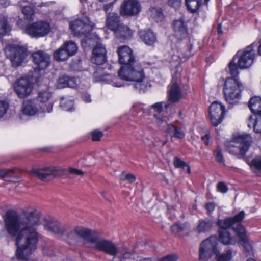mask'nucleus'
Segmentation results:
<instances>
[{"instance_id": "obj_4", "label": "nucleus", "mask_w": 261, "mask_h": 261, "mask_svg": "<svg viewBox=\"0 0 261 261\" xmlns=\"http://www.w3.org/2000/svg\"><path fill=\"white\" fill-rule=\"evenodd\" d=\"M242 87V84L234 78L226 79L223 87V93L226 101L231 104L237 103L241 97Z\"/></svg>"}, {"instance_id": "obj_59", "label": "nucleus", "mask_w": 261, "mask_h": 261, "mask_svg": "<svg viewBox=\"0 0 261 261\" xmlns=\"http://www.w3.org/2000/svg\"><path fill=\"white\" fill-rule=\"evenodd\" d=\"M14 169H10L8 170L2 169H0V177H4L7 175L9 174L10 173H14Z\"/></svg>"}, {"instance_id": "obj_48", "label": "nucleus", "mask_w": 261, "mask_h": 261, "mask_svg": "<svg viewBox=\"0 0 261 261\" xmlns=\"http://www.w3.org/2000/svg\"><path fill=\"white\" fill-rule=\"evenodd\" d=\"M102 70L100 69H97L93 73V79L94 82H99L104 80V75L102 73Z\"/></svg>"}, {"instance_id": "obj_43", "label": "nucleus", "mask_w": 261, "mask_h": 261, "mask_svg": "<svg viewBox=\"0 0 261 261\" xmlns=\"http://www.w3.org/2000/svg\"><path fill=\"white\" fill-rule=\"evenodd\" d=\"M235 59L236 57H234L228 65L229 73L233 77L237 76L239 74L238 68L239 67L238 64L237 65L235 63Z\"/></svg>"}, {"instance_id": "obj_62", "label": "nucleus", "mask_w": 261, "mask_h": 261, "mask_svg": "<svg viewBox=\"0 0 261 261\" xmlns=\"http://www.w3.org/2000/svg\"><path fill=\"white\" fill-rule=\"evenodd\" d=\"M53 110V103H49L47 106H45V108H43L42 110V112L50 113Z\"/></svg>"}, {"instance_id": "obj_12", "label": "nucleus", "mask_w": 261, "mask_h": 261, "mask_svg": "<svg viewBox=\"0 0 261 261\" xmlns=\"http://www.w3.org/2000/svg\"><path fill=\"white\" fill-rule=\"evenodd\" d=\"M117 53L118 55V62L122 65L120 68L125 69L130 65H134L137 62L133 51L128 46L123 45L119 47Z\"/></svg>"}, {"instance_id": "obj_6", "label": "nucleus", "mask_w": 261, "mask_h": 261, "mask_svg": "<svg viewBox=\"0 0 261 261\" xmlns=\"http://www.w3.org/2000/svg\"><path fill=\"white\" fill-rule=\"evenodd\" d=\"M6 54L14 67H17L27 61L28 51L23 47L17 45L11 46L7 48Z\"/></svg>"}, {"instance_id": "obj_3", "label": "nucleus", "mask_w": 261, "mask_h": 261, "mask_svg": "<svg viewBox=\"0 0 261 261\" xmlns=\"http://www.w3.org/2000/svg\"><path fill=\"white\" fill-rule=\"evenodd\" d=\"M252 142V139L250 135H238L227 145V150L238 159L243 158L250 148Z\"/></svg>"}, {"instance_id": "obj_16", "label": "nucleus", "mask_w": 261, "mask_h": 261, "mask_svg": "<svg viewBox=\"0 0 261 261\" xmlns=\"http://www.w3.org/2000/svg\"><path fill=\"white\" fill-rule=\"evenodd\" d=\"M141 5L136 0H125L121 4L120 13L123 16H133L139 14Z\"/></svg>"}, {"instance_id": "obj_11", "label": "nucleus", "mask_w": 261, "mask_h": 261, "mask_svg": "<svg viewBox=\"0 0 261 261\" xmlns=\"http://www.w3.org/2000/svg\"><path fill=\"white\" fill-rule=\"evenodd\" d=\"M13 87L17 96L19 98L24 99L31 94L33 84L29 78L22 77L14 82Z\"/></svg>"}, {"instance_id": "obj_57", "label": "nucleus", "mask_w": 261, "mask_h": 261, "mask_svg": "<svg viewBox=\"0 0 261 261\" xmlns=\"http://www.w3.org/2000/svg\"><path fill=\"white\" fill-rule=\"evenodd\" d=\"M181 0H168V5L174 8L179 7L181 5Z\"/></svg>"}, {"instance_id": "obj_31", "label": "nucleus", "mask_w": 261, "mask_h": 261, "mask_svg": "<svg viewBox=\"0 0 261 261\" xmlns=\"http://www.w3.org/2000/svg\"><path fill=\"white\" fill-rule=\"evenodd\" d=\"M219 240L225 245H234L237 242L235 237H232L227 230H219Z\"/></svg>"}, {"instance_id": "obj_32", "label": "nucleus", "mask_w": 261, "mask_h": 261, "mask_svg": "<svg viewBox=\"0 0 261 261\" xmlns=\"http://www.w3.org/2000/svg\"><path fill=\"white\" fill-rule=\"evenodd\" d=\"M248 106L252 112L256 115H261V98L254 96L251 98L248 103Z\"/></svg>"}, {"instance_id": "obj_35", "label": "nucleus", "mask_w": 261, "mask_h": 261, "mask_svg": "<svg viewBox=\"0 0 261 261\" xmlns=\"http://www.w3.org/2000/svg\"><path fill=\"white\" fill-rule=\"evenodd\" d=\"M220 251L219 248L218 252L215 255L216 261H229L231 259L233 253L232 250L228 249L223 253H221Z\"/></svg>"}, {"instance_id": "obj_20", "label": "nucleus", "mask_w": 261, "mask_h": 261, "mask_svg": "<svg viewBox=\"0 0 261 261\" xmlns=\"http://www.w3.org/2000/svg\"><path fill=\"white\" fill-rule=\"evenodd\" d=\"M32 57L34 63L39 70L46 69L50 64V57L44 51H38L33 53Z\"/></svg>"}, {"instance_id": "obj_38", "label": "nucleus", "mask_w": 261, "mask_h": 261, "mask_svg": "<svg viewBox=\"0 0 261 261\" xmlns=\"http://www.w3.org/2000/svg\"><path fill=\"white\" fill-rule=\"evenodd\" d=\"M62 46L70 57L73 56L77 52V46L75 42L72 41H66Z\"/></svg>"}, {"instance_id": "obj_29", "label": "nucleus", "mask_w": 261, "mask_h": 261, "mask_svg": "<svg viewBox=\"0 0 261 261\" xmlns=\"http://www.w3.org/2000/svg\"><path fill=\"white\" fill-rule=\"evenodd\" d=\"M139 37L147 45H152L156 41L155 34L150 30L139 32Z\"/></svg>"}, {"instance_id": "obj_64", "label": "nucleus", "mask_w": 261, "mask_h": 261, "mask_svg": "<svg viewBox=\"0 0 261 261\" xmlns=\"http://www.w3.org/2000/svg\"><path fill=\"white\" fill-rule=\"evenodd\" d=\"M113 3H110L107 4H106L103 7V10L106 13H108L110 10H111L112 7L113 6Z\"/></svg>"}, {"instance_id": "obj_36", "label": "nucleus", "mask_w": 261, "mask_h": 261, "mask_svg": "<svg viewBox=\"0 0 261 261\" xmlns=\"http://www.w3.org/2000/svg\"><path fill=\"white\" fill-rule=\"evenodd\" d=\"M69 57L70 56L62 45L54 53V58L57 61H64L68 59Z\"/></svg>"}, {"instance_id": "obj_60", "label": "nucleus", "mask_w": 261, "mask_h": 261, "mask_svg": "<svg viewBox=\"0 0 261 261\" xmlns=\"http://www.w3.org/2000/svg\"><path fill=\"white\" fill-rule=\"evenodd\" d=\"M133 256V255L129 252H125L123 254L119 256L118 258L119 261H125L126 259H130Z\"/></svg>"}, {"instance_id": "obj_42", "label": "nucleus", "mask_w": 261, "mask_h": 261, "mask_svg": "<svg viewBox=\"0 0 261 261\" xmlns=\"http://www.w3.org/2000/svg\"><path fill=\"white\" fill-rule=\"evenodd\" d=\"M213 155L215 161L217 162L225 165V159L223 157L222 150L219 146H217L216 149L213 151Z\"/></svg>"}, {"instance_id": "obj_18", "label": "nucleus", "mask_w": 261, "mask_h": 261, "mask_svg": "<svg viewBox=\"0 0 261 261\" xmlns=\"http://www.w3.org/2000/svg\"><path fill=\"white\" fill-rule=\"evenodd\" d=\"M46 230L60 236L63 235L67 231L66 226L54 218L46 220L44 225Z\"/></svg>"}, {"instance_id": "obj_45", "label": "nucleus", "mask_w": 261, "mask_h": 261, "mask_svg": "<svg viewBox=\"0 0 261 261\" xmlns=\"http://www.w3.org/2000/svg\"><path fill=\"white\" fill-rule=\"evenodd\" d=\"M8 22L6 17L0 15V36L5 35L8 28Z\"/></svg>"}, {"instance_id": "obj_23", "label": "nucleus", "mask_w": 261, "mask_h": 261, "mask_svg": "<svg viewBox=\"0 0 261 261\" xmlns=\"http://www.w3.org/2000/svg\"><path fill=\"white\" fill-rule=\"evenodd\" d=\"M77 85V80L75 77L67 75L60 77L56 82V87L58 89H62L65 87L74 88Z\"/></svg>"}, {"instance_id": "obj_51", "label": "nucleus", "mask_w": 261, "mask_h": 261, "mask_svg": "<svg viewBox=\"0 0 261 261\" xmlns=\"http://www.w3.org/2000/svg\"><path fill=\"white\" fill-rule=\"evenodd\" d=\"M186 227L185 224H175L171 227V230L176 233H179L183 231Z\"/></svg>"}, {"instance_id": "obj_15", "label": "nucleus", "mask_w": 261, "mask_h": 261, "mask_svg": "<svg viewBox=\"0 0 261 261\" xmlns=\"http://www.w3.org/2000/svg\"><path fill=\"white\" fill-rule=\"evenodd\" d=\"M224 106L217 101L213 102L209 107V113L212 125L216 127L220 124L225 114Z\"/></svg>"}, {"instance_id": "obj_33", "label": "nucleus", "mask_w": 261, "mask_h": 261, "mask_svg": "<svg viewBox=\"0 0 261 261\" xmlns=\"http://www.w3.org/2000/svg\"><path fill=\"white\" fill-rule=\"evenodd\" d=\"M53 92L49 88L40 90L37 94V100L40 103L47 102L52 97Z\"/></svg>"}, {"instance_id": "obj_9", "label": "nucleus", "mask_w": 261, "mask_h": 261, "mask_svg": "<svg viewBox=\"0 0 261 261\" xmlns=\"http://www.w3.org/2000/svg\"><path fill=\"white\" fill-rule=\"evenodd\" d=\"M50 29V25L48 22L39 21L28 25L25 32L32 37L38 38L47 35Z\"/></svg>"}, {"instance_id": "obj_13", "label": "nucleus", "mask_w": 261, "mask_h": 261, "mask_svg": "<svg viewBox=\"0 0 261 261\" xmlns=\"http://www.w3.org/2000/svg\"><path fill=\"white\" fill-rule=\"evenodd\" d=\"M97 234L96 232L92 231L90 229L81 226H76L73 230L68 233V238L71 240L76 241L78 237L92 243Z\"/></svg>"}, {"instance_id": "obj_10", "label": "nucleus", "mask_w": 261, "mask_h": 261, "mask_svg": "<svg viewBox=\"0 0 261 261\" xmlns=\"http://www.w3.org/2000/svg\"><path fill=\"white\" fill-rule=\"evenodd\" d=\"M93 25L88 18L77 19L70 22V29L75 36H86L92 30Z\"/></svg>"}, {"instance_id": "obj_55", "label": "nucleus", "mask_w": 261, "mask_h": 261, "mask_svg": "<svg viewBox=\"0 0 261 261\" xmlns=\"http://www.w3.org/2000/svg\"><path fill=\"white\" fill-rule=\"evenodd\" d=\"M205 209L208 215L211 214L215 210V204L214 202H208L205 204Z\"/></svg>"}, {"instance_id": "obj_47", "label": "nucleus", "mask_w": 261, "mask_h": 261, "mask_svg": "<svg viewBox=\"0 0 261 261\" xmlns=\"http://www.w3.org/2000/svg\"><path fill=\"white\" fill-rule=\"evenodd\" d=\"M119 178L121 180H126L130 183L134 182L136 180L135 176L131 173H122L120 175Z\"/></svg>"}, {"instance_id": "obj_19", "label": "nucleus", "mask_w": 261, "mask_h": 261, "mask_svg": "<svg viewBox=\"0 0 261 261\" xmlns=\"http://www.w3.org/2000/svg\"><path fill=\"white\" fill-rule=\"evenodd\" d=\"M107 51L101 43H97L92 50V56L91 61L93 63L99 65L106 61Z\"/></svg>"}, {"instance_id": "obj_21", "label": "nucleus", "mask_w": 261, "mask_h": 261, "mask_svg": "<svg viewBox=\"0 0 261 261\" xmlns=\"http://www.w3.org/2000/svg\"><path fill=\"white\" fill-rule=\"evenodd\" d=\"M174 35L179 40L185 38L187 35V26L182 18L174 20L172 23Z\"/></svg>"}, {"instance_id": "obj_28", "label": "nucleus", "mask_w": 261, "mask_h": 261, "mask_svg": "<svg viewBox=\"0 0 261 261\" xmlns=\"http://www.w3.org/2000/svg\"><path fill=\"white\" fill-rule=\"evenodd\" d=\"M113 32L117 38L122 39L129 38L132 35L131 30L122 23H121Z\"/></svg>"}, {"instance_id": "obj_26", "label": "nucleus", "mask_w": 261, "mask_h": 261, "mask_svg": "<svg viewBox=\"0 0 261 261\" xmlns=\"http://www.w3.org/2000/svg\"><path fill=\"white\" fill-rule=\"evenodd\" d=\"M165 132L167 135L170 136L171 137L182 139L185 137V134L183 129L172 124H168L164 128Z\"/></svg>"}, {"instance_id": "obj_5", "label": "nucleus", "mask_w": 261, "mask_h": 261, "mask_svg": "<svg viewBox=\"0 0 261 261\" xmlns=\"http://www.w3.org/2000/svg\"><path fill=\"white\" fill-rule=\"evenodd\" d=\"M218 243V239L215 236H211L203 240L199 247V259L207 261L215 255L219 249Z\"/></svg>"}, {"instance_id": "obj_2", "label": "nucleus", "mask_w": 261, "mask_h": 261, "mask_svg": "<svg viewBox=\"0 0 261 261\" xmlns=\"http://www.w3.org/2000/svg\"><path fill=\"white\" fill-rule=\"evenodd\" d=\"M133 64L125 69L120 68L118 72V76L126 81L135 82L133 85L134 88L140 92H144L147 89V84L144 81L145 74L143 69L138 61Z\"/></svg>"}, {"instance_id": "obj_52", "label": "nucleus", "mask_w": 261, "mask_h": 261, "mask_svg": "<svg viewBox=\"0 0 261 261\" xmlns=\"http://www.w3.org/2000/svg\"><path fill=\"white\" fill-rule=\"evenodd\" d=\"M102 136L103 133L102 132L95 130L92 132V140L94 141H99Z\"/></svg>"}, {"instance_id": "obj_58", "label": "nucleus", "mask_w": 261, "mask_h": 261, "mask_svg": "<svg viewBox=\"0 0 261 261\" xmlns=\"http://www.w3.org/2000/svg\"><path fill=\"white\" fill-rule=\"evenodd\" d=\"M157 261H177V258L175 255H169L161 259H159Z\"/></svg>"}, {"instance_id": "obj_24", "label": "nucleus", "mask_w": 261, "mask_h": 261, "mask_svg": "<svg viewBox=\"0 0 261 261\" xmlns=\"http://www.w3.org/2000/svg\"><path fill=\"white\" fill-rule=\"evenodd\" d=\"M21 111L25 115L32 116L37 114L38 110L34 100L27 99L23 102Z\"/></svg>"}, {"instance_id": "obj_17", "label": "nucleus", "mask_w": 261, "mask_h": 261, "mask_svg": "<svg viewBox=\"0 0 261 261\" xmlns=\"http://www.w3.org/2000/svg\"><path fill=\"white\" fill-rule=\"evenodd\" d=\"M245 215L244 211H241L234 217H228L225 219H219L217 222V225L219 228V230H227L236 223H238V225L240 224V223L243 220Z\"/></svg>"}, {"instance_id": "obj_54", "label": "nucleus", "mask_w": 261, "mask_h": 261, "mask_svg": "<svg viewBox=\"0 0 261 261\" xmlns=\"http://www.w3.org/2000/svg\"><path fill=\"white\" fill-rule=\"evenodd\" d=\"M163 102H156L155 104L151 105V107L154 110L155 112L160 113L162 111Z\"/></svg>"}, {"instance_id": "obj_63", "label": "nucleus", "mask_w": 261, "mask_h": 261, "mask_svg": "<svg viewBox=\"0 0 261 261\" xmlns=\"http://www.w3.org/2000/svg\"><path fill=\"white\" fill-rule=\"evenodd\" d=\"M82 98L83 100L86 102H90L91 101V96L90 94L88 93H85L83 94Z\"/></svg>"}, {"instance_id": "obj_41", "label": "nucleus", "mask_w": 261, "mask_h": 261, "mask_svg": "<svg viewBox=\"0 0 261 261\" xmlns=\"http://www.w3.org/2000/svg\"><path fill=\"white\" fill-rule=\"evenodd\" d=\"M202 0H186L187 7L191 12H195L202 4Z\"/></svg>"}, {"instance_id": "obj_27", "label": "nucleus", "mask_w": 261, "mask_h": 261, "mask_svg": "<svg viewBox=\"0 0 261 261\" xmlns=\"http://www.w3.org/2000/svg\"><path fill=\"white\" fill-rule=\"evenodd\" d=\"M120 16L117 13H108L107 16L106 25L110 30L114 31L121 23Z\"/></svg>"}, {"instance_id": "obj_61", "label": "nucleus", "mask_w": 261, "mask_h": 261, "mask_svg": "<svg viewBox=\"0 0 261 261\" xmlns=\"http://www.w3.org/2000/svg\"><path fill=\"white\" fill-rule=\"evenodd\" d=\"M69 172L71 174H75L76 175H82L84 174V172L80 169H77L73 168H69Z\"/></svg>"}, {"instance_id": "obj_39", "label": "nucleus", "mask_w": 261, "mask_h": 261, "mask_svg": "<svg viewBox=\"0 0 261 261\" xmlns=\"http://www.w3.org/2000/svg\"><path fill=\"white\" fill-rule=\"evenodd\" d=\"M248 126L250 128L252 126L255 133H261V115H256L254 121L249 120Z\"/></svg>"}, {"instance_id": "obj_22", "label": "nucleus", "mask_w": 261, "mask_h": 261, "mask_svg": "<svg viewBox=\"0 0 261 261\" xmlns=\"http://www.w3.org/2000/svg\"><path fill=\"white\" fill-rule=\"evenodd\" d=\"M232 228L239 239V243L247 251H249L251 246L246 236L245 228L242 225L239 224L237 225L236 227H233Z\"/></svg>"}, {"instance_id": "obj_46", "label": "nucleus", "mask_w": 261, "mask_h": 261, "mask_svg": "<svg viewBox=\"0 0 261 261\" xmlns=\"http://www.w3.org/2000/svg\"><path fill=\"white\" fill-rule=\"evenodd\" d=\"M250 166L251 168H255L258 170H261V156H257L253 159L250 164Z\"/></svg>"}, {"instance_id": "obj_37", "label": "nucleus", "mask_w": 261, "mask_h": 261, "mask_svg": "<svg viewBox=\"0 0 261 261\" xmlns=\"http://www.w3.org/2000/svg\"><path fill=\"white\" fill-rule=\"evenodd\" d=\"M192 46L191 44L180 49L178 51L179 54L178 55L180 59V61H185L192 55Z\"/></svg>"}, {"instance_id": "obj_1", "label": "nucleus", "mask_w": 261, "mask_h": 261, "mask_svg": "<svg viewBox=\"0 0 261 261\" xmlns=\"http://www.w3.org/2000/svg\"><path fill=\"white\" fill-rule=\"evenodd\" d=\"M39 217L36 211H23L19 216L13 211L6 214L5 224L8 233L15 237L16 256L19 260H26L35 251L38 236L34 227L39 225Z\"/></svg>"}, {"instance_id": "obj_7", "label": "nucleus", "mask_w": 261, "mask_h": 261, "mask_svg": "<svg viewBox=\"0 0 261 261\" xmlns=\"http://www.w3.org/2000/svg\"><path fill=\"white\" fill-rule=\"evenodd\" d=\"M92 244L94 249L109 255L115 257L118 253V248L114 243L109 240L99 238L98 234Z\"/></svg>"}, {"instance_id": "obj_50", "label": "nucleus", "mask_w": 261, "mask_h": 261, "mask_svg": "<svg viewBox=\"0 0 261 261\" xmlns=\"http://www.w3.org/2000/svg\"><path fill=\"white\" fill-rule=\"evenodd\" d=\"M8 104L5 101H0V118L2 117L6 113L8 108Z\"/></svg>"}, {"instance_id": "obj_34", "label": "nucleus", "mask_w": 261, "mask_h": 261, "mask_svg": "<svg viewBox=\"0 0 261 261\" xmlns=\"http://www.w3.org/2000/svg\"><path fill=\"white\" fill-rule=\"evenodd\" d=\"M18 5L21 7V11L24 15V19L28 21H32L35 17V10L33 7L23 5L21 2H19Z\"/></svg>"}, {"instance_id": "obj_53", "label": "nucleus", "mask_w": 261, "mask_h": 261, "mask_svg": "<svg viewBox=\"0 0 261 261\" xmlns=\"http://www.w3.org/2000/svg\"><path fill=\"white\" fill-rule=\"evenodd\" d=\"M217 189L219 192L225 193L227 192L228 188L225 183L219 182L217 184Z\"/></svg>"}, {"instance_id": "obj_56", "label": "nucleus", "mask_w": 261, "mask_h": 261, "mask_svg": "<svg viewBox=\"0 0 261 261\" xmlns=\"http://www.w3.org/2000/svg\"><path fill=\"white\" fill-rule=\"evenodd\" d=\"M154 117L155 118V122L158 125H161L164 121H165V118L161 115H154Z\"/></svg>"}, {"instance_id": "obj_44", "label": "nucleus", "mask_w": 261, "mask_h": 261, "mask_svg": "<svg viewBox=\"0 0 261 261\" xmlns=\"http://www.w3.org/2000/svg\"><path fill=\"white\" fill-rule=\"evenodd\" d=\"M60 106L64 111H72L73 107V102L72 100H66L63 98L61 99Z\"/></svg>"}, {"instance_id": "obj_25", "label": "nucleus", "mask_w": 261, "mask_h": 261, "mask_svg": "<svg viewBox=\"0 0 261 261\" xmlns=\"http://www.w3.org/2000/svg\"><path fill=\"white\" fill-rule=\"evenodd\" d=\"M169 92V99L171 102H175L178 101L181 97V91L178 85L173 79L170 85Z\"/></svg>"}, {"instance_id": "obj_30", "label": "nucleus", "mask_w": 261, "mask_h": 261, "mask_svg": "<svg viewBox=\"0 0 261 261\" xmlns=\"http://www.w3.org/2000/svg\"><path fill=\"white\" fill-rule=\"evenodd\" d=\"M214 226V222L210 219H201L199 221L196 230L198 233H206L212 230Z\"/></svg>"}, {"instance_id": "obj_8", "label": "nucleus", "mask_w": 261, "mask_h": 261, "mask_svg": "<svg viewBox=\"0 0 261 261\" xmlns=\"http://www.w3.org/2000/svg\"><path fill=\"white\" fill-rule=\"evenodd\" d=\"M255 56V51L253 44L247 46L243 51H238L234 57H239L238 66L240 69H244L250 67L253 64Z\"/></svg>"}, {"instance_id": "obj_40", "label": "nucleus", "mask_w": 261, "mask_h": 261, "mask_svg": "<svg viewBox=\"0 0 261 261\" xmlns=\"http://www.w3.org/2000/svg\"><path fill=\"white\" fill-rule=\"evenodd\" d=\"M150 16L157 20H162L164 17L163 12L161 8L152 7L149 9Z\"/></svg>"}, {"instance_id": "obj_14", "label": "nucleus", "mask_w": 261, "mask_h": 261, "mask_svg": "<svg viewBox=\"0 0 261 261\" xmlns=\"http://www.w3.org/2000/svg\"><path fill=\"white\" fill-rule=\"evenodd\" d=\"M64 169L60 167L33 169L31 173L33 176L43 181L53 180L58 175V172H63Z\"/></svg>"}, {"instance_id": "obj_49", "label": "nucleus", "mask_w": 261, "mask_h": 261, "mask_svg": "<svg viewBox=\"0 0 261 261\" xmlns=\"http://www.w3.org/2000/svg\"><path fill=\"white\" fill-rule=\"evenodd\" d=\"M174 165L176 168H184L187 166V163L181 160L179 158L175 157L174 159Z\"/></svg>"}]
</instances>
